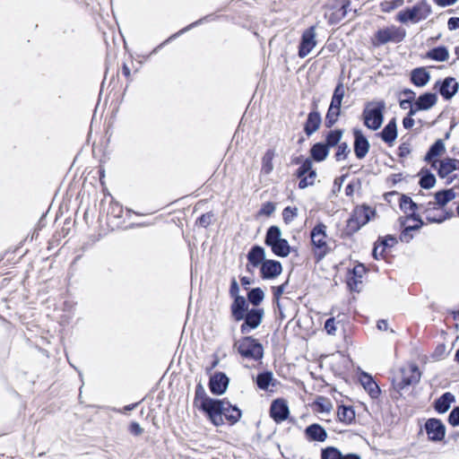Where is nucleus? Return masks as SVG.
I'll return each mask as SVG.
<instances>
[{
  "mask_svg": "<svg viewBox=\"0 0 459 459\" xmlns=\"http://www.w3.org/2000/svg\"><path fill=\"white\" fill-rule=\"evenodd\" d=\"M193 406L216 428L225 424L232 427L241 420L243 415L242 410L237 404L231 403L227 397L209 396L201 380L195 385Z\"/></svg>",
  "mask_w": 459,
  "mask_h": 459,
  "instance_id": "nucleus-1",
  "label": "nucleus"
},
{
  "mask_svg": "<svg viewBox=\"0 0 459 459\" xmlns=\"http://www.w3.org/2000/svg\"><path fill=\"white\" fill-rule=\"evenodd\" d=\"M229 295L232 299L230 316L235 322L242 321L240 332L248 333L256 329L263 322L264 309L263 307H249L246 297L239 294V284L236 277H231Z\"/></svg>",
  "mask_w": 459,
  "mask_h": 459,
  "instance_id": "nucleus-2",
  "label": "nucleus"
},
{
  "mask_svg": "<svg viewBox=\"0 0 459 459\" xmlns=\"http://www.w3.org/2000/svg\"><path fill=\"white\" fill-rule=\"evenodd\" d=\"M385 108V103L383 100L367 102L362 113L364 125L374 131L379 129L384 121Z\"/></svg>",
  "mask_w": 459,
  "mask_h": 459,
  "instance_id": "nucleus-3",
  "label": "nucleus"
},
{
  "mask_svg": "<svg viewBox=\"0 0 459 459\" xmlns=\"http://www.w3.org/2000/svg\"><path fill=\"white\" fill-rule=\"evenodd\" d=\"M432 13L431 5L427 0H420L415 5L400 11L396 15V20L402 23L411 22L417 23L420 21L427 19Z\"/></svg>",
  "mask_w": 459,
  "mask_h": 459,
  "instance_id": "nucleus-4",
  "label": "nucleus"
},
{
  "mask_svg": "<svg viewBox=\"0 0 459 459\" xmlns=\"http://www.w3.org/2000/svg\"><path fill=\"white\" fill-rule=\"evenodd\" d=\"M264 243L278 257H287V238H282V231L277 225L267 228Z\"/></svg>",
  "mask_w": 459,
  "mask_h": 459,
  "instance_id": "nucleus-5",
  "label": "nucleus"
},
{
  "mask_svg": "<svg viewBox=\"0 0 459 459\" xmlns=\"http://www.w3.org/2000/svg\"><path fill=\"white\" fill-rule=\"evenodd\" d=\"M238 353L243 358L260 361L264 357V346L261 342L252 335L243 336L238 341Z\"/></svg>",
  "mask_w": 459,
  "mask_h": 459,
  "instance_id": "nucleus-6",
  "label": "nucleus"
},
{
  "mask_svg": "<svg viewBox=\"0 0 459 459\" xmlns=\"http://www.w3.org/2000/svg\"><path fill=\"white\" fill-rule=\"evenodd\" d=\"M406 37V31L402 27L394 25L379 29L374 34L373 44L375 46L385 45L388 42L400 43Z\"/></svg>",
  "mask_w": 459,
  "mask_h": 459,
  "instance_id": "nucleus-7",
  "label": "nucleus"
},
{
  "mask_svg": "<svg viewBox=\"0 0 459 459\" xmlns=\"http://www.w3.org/2000/svg\"><path fill=\"white\" fill-rule=\"evenodd\" d=\"M400 380L396 383V387L399 390H403L408 386L417 385L421 377L419 367L414 363L403 367L400 369Z\"/></svg>",
  "mask_w": 459,
  "mask_h": 459,
  "instance_id": "nucleus-8",
  "label": "nucleus"
},
{
  "mask_svg": "<svg viewBox=\"0 0 459 459\" xmlns=\"http://www.w3.org/2000/svg\"><path fill=\"white\" fill-rule=\"evenodd\" d=\"M230 383V378L225 372L214 371L212 374H210L207 385L210 393L212 395L219 397L227 392Z\"/></svg>",
  "mask_w": 459,
  "mask_h": 459,
  "instance_id": "nucleus-9",
  "label": "nucleus"
},
{
  "mask_svg": "<svg viewBox=\"0 0 459 459\" xmlns=\"http://www.w3.org/2000/svg\"><path fill=\"white\" fill-rule=\"evenodd\" d=\"M269 415L276 424L287 420V399L284 397L273 399L270 405Z\"/></svg>",
  "mask_w": 459,
  "mask_h": 459,
  "instance_id": "nucleus-10",
  "label": "nucleus"
},
{
  "mask_svg": "<svg viewBox=\"0 0 459 459\" xmlns=\"http://www.w3.org/2000/svg\"><path fill=\"white\" fill-rule=\"evenodd\" d=\"M282 271L281 263L275 259H267L259 268L262 280H274L281 274Z\"/></svg>",
  "mask_w": 459,
  "mask_h": 459,
  "instance_id": "nucleus-11",
  "label": "nucleus"
},
{
  "mask_svg": "<svg viewBox=\"0 0 459 459\" xmlns=\"http://www.w3.org/2000/svg\"><path fill=\"white\" fill-rule=\"evenodd\" d=\"M425 430L428 437L431 441H441L444 439L446 435V426L438 419H429L425 422Z\"/></svg>",
  "mask_w": 459,
  "mask_h": 459,
  "instance_id": "nucleus-12",
  "label": "nucleus"
},
{
  "mask_svg": "<svg viewBox=\"0 0 459 459\" xmlns=\"http://www.w3.org/2000/svg\"><path fill=\"white\" fill-rule=\"evenodd\" d=\"M316 29L314 26H311L302 34L301 41L299 47V56L301 58L307 56L316 47Z\"/></svg>",
  "mask_w": 459,
  "mask_h": 459,
  "instance_id": "nucleus-13",
  "label": "nucleus"
},
{
  "mask_svg": "<svg viewBox=\"0 0 459 459\" xmlns=\"http://www.w3.org/2000/svg\"><path fill=\"white\" fill-rule=\"evenodd\" d=\"M353 136L354 153L359 160H362L368 154L370 149V143L368 140L366 138V136L362 134L361 130L359 129L353 130Z\"/></svg>",
  "mask_w": 459,
  "mask_h": 459,
  "instance_id": "nucleus-14",
  "label": "nucleus"
},
{
  "mask_svg": "<svg viewBox=\"0 0 459 459\" xmlns=\"http://www.w3.org/2000/svg\"><path fill=\"white\" fill-rule=\"evenodd\" d=\"M247 260L251 265L260 268L267 260L265 248L258 244L253 245L247 254Z\"/></svg>",
  "mask_w": 459,
  "mask_h": 459,
  "instance_id": "nucleus-15",
  "label": "nucleus"
},
{
  "mask_svg": "<svg viewBox=\"0 0 459 459\" xmlns=\"http://www.w3.org/2000/svg\"><path fill=\"white\" fill-rule=\"evenodd\" d=\"M326 226L319 223L311 231V241L313 245L320 249H324L323 255L326 253Z\"/></svg>",
  "mask_w": 459,
  "mask_h": 459,
  "instance_id": "nucleus-16",
  "label": "nucleus"
},
{
  "mask_svg": "<svg viewBox=\"0 0 459 459\" xmlns=\"http://www.w3.org/2000/svg\"><path fill=\"white\" fill-rule=\"evenodd\" d=\"M366 267L361 264H359L353 267L347 281L351 290L357 292L360 290L359 285L362 283V278L366 273Z\"/></svg>",
  "mask_w": 459,
  "mask_h": 459,
  "instance_id": "nucleus-17",
  "label": "nucleus"
},
{
  "mask_svg": "<svg viewBox=\"0 0 459 459\" xmlns=\"http://www.w3.org/2000/svg\"><path fill=\"white\" fill-rule=\"evenodd\" d=\"M459 89V83L454 77H446L440 82L438 91L445 100L452 99Z\"/></svg>",
  "mask_w": 459,
  "mask_h": 459,
  "instance_id": "nucleus-18",
  "label": "nucleus"
},
{
  "mask_svg": "<svg viewBox=\"0 0 459 459\" xmlns=\"http://www.w3.org/2000/svg\"><path fill=\"white\" fill-rule=\"evenodd\" d=\"M254 380L257 388L263 391H268L269 387L275 386L277 382L273 372L267 369L258 372Z\"/></svg>",
  "mask_w": 459,
  "mask_h": 459,
  "instance_id": "nucleus-19",
  "label": "nucleus"
},
{
  "mask_svg": "<svg viewBox=\"0 0 459 459\" xmlns=\"http://www.w3.org/2000/svg\"><path fill=\"white\" fill-rule=\"evenodd\" d=\"M305 434L312 441L324 442L327 438L325 429L317 423L307 426L305 429Z\"/></svg>",
  "mask_w": 459,
  "mask_h": 459,
  "instance_id": "nucleus-20",
  "label": "nucleus"
},
{
  "mask_svg": "<svg viewBox=\"0 0 459 459\" xmlns=\"http://www.w3.org/2000/svg\"><path fill=\"white\" fill-rule=\"evenodd\" d=\"M455 169H459V160L446 158L439 161L437 174L441 178H445Z\"/></svg>",
  "mask_w": 459,
  "mask_h": 459,
  "instance_id": "nucleus-21",
  "label": "nucleus"
},
{
  "mask_svg": "<svg viewBox=\"0 0 459 459\" xmlns=\"http://www.w3.org/2000/svg\"><path fill=\"white\" fill-rule=\"evenodd\" d=\"M455 402V395L450 392H446L434 402V409L438 413H445L450 409L451 404Z\"/></svg>",
  "mask_w": 459,
  "mask_h": 459,
  "instance_id": "nucleus-22",
  "label": "nucleus"
},
{
  "mask_svg": "<svg viewBox=\"0 0 459 459\" xmlns=\"http://www.w3.org/2000/svg\"><path fill=\"white\" fill-rule=\"evenodd\" d=\"M437 96L436 93L425 92L419 96L415 101V107L417 109L428 110L437 104Z\"/></svg>",
  "mask_w": 459,
  "mask_h": 459,
  "instance_id": "nucleus-23",
  "label": "nucleus"
},
{
  "mask_svg": "<svg viewBox=\"0 0 459 459\" xmlns=\"http://www.w3.org/2000/svg\"><path fill=\"white\" fill-rule=\"evenodd\" d=\"M430 80V74L424 67H418L411 72V82L417 87L425 86Z\"/></svg>",
  "mask_w": 459,
  "mask_h": 459,
  "instance_id": "nucleus-24",
  "label": "nucleus"
},
{
  "mask_svg": "<svg viewBox=\"0 0 459 459\" xmlns=\"http://www.w3.org/2000/svg\"><path fill=\"white\" fill-rule=\"evenodd\" d=\"M381 139L389 145H392L397 137V126L395 119L393 118L380 133Z\"/></svg>",
  "mask_w": 459,
  "mask_h": 459,
  "instance_id": "nucleus-25",
  "label": "nucleus"
},
{
  "mask_svg": "<svg viewBox=\"0 0 459 459\" xmlns=\"http://www.w3.org/2000/svg\"><path fill=\"white\" fill-rule=\"evenodd\" d=\"M321 121H322V119H321L320 113L316 110L311 111L308 114L306 124H305L304 130H305L306 134L307 135H311L316 131H317V129L320 126Z\"/></svg>",
  "mask_w": 459,
  "mask_h": 459,
  "instance_id": "nucleus-26",
  "label": "nucleus"
},
{
  "mask_svg": "<svg viewBox=\"0 0 459 459\" xmlns=\"http://www.w3.org/2000/svg\"><path fill=\"white\" fill-rule=\"evenodd\" d=\"M445 143L443 140H437L429 149L428 152L425 155V160L428 162H432V167L436 166L437 160H433L434 158L440 156L445 152Z\"/></svg>",
  "mask_w": 459,
  "mask_h": 459,
  "instance_id": "nucleus-27",
  "label": "nucleus"
},
{
  "mask_svg": "<svg viewBox=\"0 0 459 459\" xmlns=\"http://www.w3.org/2000/svg\"><path fill=\"white\" fill-rule=\"evenodd\" d=\"M265 297L264 291L261 287L248 289L246 299L248 304H252V307H260L259 305L264 301Z\"/></svg>",
  "mask_w": 459,
  "mask_h": 459,
  "instance_id": "nucleus-28",
  "label": "nucleus"
},
{
  "mask_svg": "<svg viewBox=\"0 0 459 459\" xmlns=\"http://www.w3.org/2000/svg\"><path fill=\"white\" fill-rule=\"evenodd\" d=\"M329 154V149L324 143H316L310 149L311 158L317 162L325 160Z\"/></svg>",
  "mask_w": 459,
  "mask_h": 459,
  "instance_id": "nucleus-29",
  "label": "nucleus"
},
{
  "mask_svg": "<svg viewBox=\"0 0 459 459\" xmlns=\"http://www.w3.org/2000/svg\"><path fill=\"white\" fill-rule=\"evenodd\" d=\"M399 221L401 226L407 228L411 232L420 230L423 225L422 220L414 212L410 216H407L405 219L400 218Z\"/></svg>",
  "mask_w": 459,
  "mask_h": 459,
  "instance_id": "nucleus-30",
  "label": "nucleus"
},
{
  "mask_svg": "<svg viewBox=\"0 0 459 459\" xmlns=\"http://www.w3.org/2000/svg\"><path fill=\"white\" fill-rule=\"evenodd\" d=\"M374 212L371 211L368 207L367 206H359V207H356L352 213H351V216L353 218H355L361 226H364L365 224H367L369 220H370V214H373Z\"/></svg>",
  "mask_w": 459,
  "mask_h": 459,
  "instance_id": "nucleus-31",
  "label": "nucleus"
},
{
  "mask_svg": "<svg viewBox=\"0 0 459 459\" xmlns=\"http://www.w3.org/2000/svg\"><path fill=\"white\" fill-rule=\"evenodd\" d=\"M426 56L435 61L444 62L449 57L448 49L444 47H437L427 52Z\"/></svg>",
  "mask_w": 459,
  "mask_h": 459,
  "instance_id": "nucleus-32",
  "label": "nucleus"
},
{
  "mask_svg": "<svg viewBox=\"0 0 459 459\" xmlns=\"http://www.w3.org/2000/svg\"><path fill=\"white\" fill-rule=\"evenodd\" d=\"M274 155H275V152L273 149H267L265 153L264 154L263 158H262V168H261V171L265 174V175H268L270 174L273 169V160L274 158Z\"/></svg>",
  "mask_w": 459,
  "mask_h": 459,
  "instance_id": "nucleus-33",
  "label": "nucleus"
},
{
  "mask_svg": "<svg viewBox=\"0 0 459 459\" xmlns=\"http://www.w3.org/2000/svg\"><path fill=\"white\" fill-rule=\"evenodd\" d=\"M123 205L119 204L117 201H115L114 198H112L108 211V216L109 221L108 223H113L112 219H121L123 217Z\"/></svg>",
  "mask_w": 459,
  "mask_h": 459,
  "instance_id": "nucleus-34",
  "label": "nucleus"
},
{
  "mask_svg": "<svg viewBox=\"0 0 459 459\" xmlns=\"http://www.w3.org/2000/svg\"><path fill=\"white\" fill-rule=\"evenodd\" d=\"M342 135L343 130L342 129L331 130L327 133L325 143H324L327 145V148L330 150V148L337 146L341 143Z\"/></svg>",
  "mask_w": 459,
  "mask_h": 459,
  "instance_id": "nucleus-35",
  "label": "nucleus"
},
{
  "mask_svg": "<svg viewBox=\"0 0 459 459\" xmlns=\"http://www.w3.org/2000/svg\"><path fill=\"white\" fill-rule=\"evenodd\" d=\"M337 416L342 422L350 424L355 419V412L351 407L342 405L338 408Z\"/></svg>",
  "mask_w": 459,
  "mask_h": 459,
  "instance_id": "nucleus-36",
  "label": "nucleus"
},
{
  "mask_svg": "<svg viewBox=\"0 0 459 459\" xmlns=\"http://www.w3.org/2000/svg\"><path fill=\"white\" fill-rule=\"evenodd\" d=\"M455 197V194L452 188L441 190L435 194V199L437 201V204L440 206H445L447 203H449Z\"/></svg>",
  "mask_w": 459,
  "mask_h": 459,
  "instance_id": "nucleus-37",
  "label": "nucleus"
},
{
  "mask_svg": "<svg viewBox=\"0 0 459 459\" xmlns=\"http://www.w3.org/2000/svg\"><path fill=\"white\" fill-rule=\"evenodd\" d=\"M363 377L366 379V380H363V382H362L365 389L368 390L369 395L372 398H377L380 394V389H379L378 385H377V383L372 379V377L369 375L364 374Z\"/></svg>",
  "mask_w": 459,
  "mask_h": 459,
  "instance_id": "nucleus-38",
  "label": "nucleus"
},
{
  "mask_svg": "<svg viewBox=\"0 0 459 459\" xmlns=\"http://www.w3.org/2000/svg\"><path fill=\"white\" fill-rule=\"evenodd\" d=\"M315 410L317 412H330V411L333 409V404L331 401L324 396H318L315 403H314Z\"/></svg>",
  "mask_w": 459,
  "mask_h": 459,
  "instance_id": "nucleus-39",
  "label": "nucleus"
},
{
  "mask_svg": "<svg viewBox=\"0 0 459 459\" xmlns=\"http://www.w3.org/2000/svg\"><path fill=\"white\" fill-rule=\"evenodd\" d=\"M341 114V108H334L330 105L327 114L325 116V125L327 128H331L337 122L338 117Z\"/></svg>",
  "mask_w": 459,
  "mask_h": 459,
  "instance_id": "nucleus-40",
  "label": "nucleus"
},
{
  "mask_svg": "<svg viewBox=\"0 0 459 459\" xmlns=\"http://www.w3.org/2000/svg\"><path fill=\"white\" fill-rule=\"evenodd\" d=\"M344 94V86L342 82H339L334 89L330 105H332L334 108H341Z\"/></svg>",
  "mask_w": 459,
  "mask_h": 459,
  "instance_id": "nucleus-41",
  "label": "nucleus"
},
{
  "mask_svg": "<svg viewBox=\"0 0 459 459\" xmlns=\"http://www.w3.org/2000/svg\"><path fill=\"white\" fill-rule=\"evenodd\" d=\"M214 217L215 214L212 211L202 213L197 217L195 224L198 227L207 229L212 224V219H214Z\"/></svg>",
  "mask_w": 459,
  "mask_h": 459,
  "instance_id": "nucleus-42",
  "label": "nucleus"
},
{
  "mask_svg": "<svg viewBox=\"0 0 459 459\" xmlns=\"http://www.w3.org/2000/svg\"><path fill=\"white\" fill-rule=\"evenodd\" d=\"M420 186L424 189H430L436 184V178L434 174L426 170L424 174L420 178Z\"/></svg>",
  "mask_w": 459,
  "mask_h": 459,
  "instance_id": "nucleus-43",
  "label": "nucleus"
},
{
  "mask_svg": "<svg viewBox=\"0 0 459 459\" xmlns=\"http://www.w3.org/2000/svg\"><path fill=\"white\" fill-rule=\"evenodd\" d=\"M316 178V171L312 167L310 169V170L306 174V176L299 180V187L300 189H304L309 186H313L315 183Z\"/></svg>",
  "mask_w": 459,
  "mask_h": 459,
  "instance_id": "nucleus-44",
  "label": "nucleus"
},
{
  "mask_svg": "<svg viewBox=\"0 0 459 459\" xmlns=\"http://www.w3.org/2000/svg\"><path fill=\"white\" fill-rule=\"evenodd\" d=\"M404 0H385L380 3V10L383 13H391L396 8L402 6Z\"/></svg>",
  "mask_w": 459,
  "mask_h": 459,
  "instance_id": "nucleus-45",
  "label": "nucleus"
},
{
  "mask_svg": "<svg viewBox=\"0 0 459 459\" xmlns=\"http://www.w3.org/2000/svg\"><path fill=\"white\" fill-rule=\"evenodd\" d=\"M321 459H342V454L336 447L328 446L322 449Z\"/></svg>",
  "mask_w": 459,
  "mask_h": 459,
  "instance_id": "nucleus-46",
  "label": "nucleus"
},
{
  "mask_svg": "<svg viewBox=\"0 0 459 459\" xmlns=\"http://www.w3.org/2000/svg\"><path fill=\"white\" fill-rule=\"evenodd\" d=\"M400 208L407 212L409 211L414 212L418 205L416 203L412 201V199L405 195H403L400 199Z\"/></svg>",
  "mask_w": 459,
  "mask_h": 459,
  "instance_id": "nucleus-47",
  "label": "nucleus"
},
{
  "mask_svg": "<svg viewBox=\"0 0 459 459\" xmlns=\"http://www.w3.org/2000/svg\"><path fill=\"white\" fill-rule=\"evenodd\" d=\"M351 153V149L347 143H340L337 145V151L334 154V158L337 161L342 160L348 157Z\"/></svg>",
  "mask_w": 459,
  "mask_h": 459,
  "instance_id": "nucleus-48",
  "label": "nucleus"
},
{
  "mask_svg": "<svg viewBox=\"0 0 459 459\" xmlns=\"http://www.w3.org/2000/svg\"><path fill=\"white\" fill-rule=\"evenodd\" d=\"M202 22V20H197L190 24H188L187 26L182 28L181 30H179L178 31H177L176 33H173L171 34L164 42L163 44H167L174 39H176L177 38H178L179 36H181L182 34L186 33V31L195 28L196 26L200 25V22Z\"/></svg>",
  "mask_w": 459,
  "mask_h": 459,
  "instance_id": "nucleus-49",
  "label": "nucleus"
},
{
  "mask_svg": "<svg viewBox=\"0 0 459 459\" xmlns=\"http://www.w3.org/2000/svg\"><path fill=\"white\" fill-rule=\"evenodd\" d=\"M312 167V160L309 158H307L295 171L294 176H296L300 180L302 178L306 176V174L310 170Z\"/></svg>",
  "mask_w": 459,
  "mask_h": 459,
  "instance_id": "nucleus-50",
  "label": "nucleus"
},
{
  "mask_svg": "<svg viewBox=\"0 0 459 459\" xmlns=\"http://www.w3.org/2000/svg\"><path fill=\"white\" fill-rule=\"evenodd\" d=\"M286 288H287V280L278 286L272 287L273 304L279 305V302L281 301L280 300L281 297L284 293Z\"/></svg>",
  "mask_w": 459,
  "mask_h": 459,
  "instance_id": "nucleus-51",
  "label": "nucleus"
},
{
  "mask_svg": "<svg viewBox=\"0 0 459 459\" xmlns=\"http://www.w3.org/2000/svg\"><path fill=\"white\" fill-rule=\"evenodd\" d=\"M361 227L362 226L359 224V222L351 215V217L347 221L345 234L348 236H351L357 231H359Z\"/></svg>",
  "mask_w": 459,
  "mask_h": 459,
  "instance_id": "nucleus-52",
  "label": "nucleus"
},
{
  "mask_svg": "<svg viewBox=\"0 0 459 459\" xmlns=\"http://www.w3.org/2000/svg\"><path fill=\"white\" fill-rule=\"evenodd\" d=\"M275 211V204L271 201H267L265 203H263L259 211L258 215H264V216H271Z\"/></svg>",
  "mask_w": 459,
  "mask_h": 459,
  "instance_id": "nucleus-53",
  "label": "nucleus"
},
{
  "mask_svg": "<svg viewBox=\"0 0 459 459\" xmlns=\"http://www.w3.org/2000/svg\"><path fill=\"white\" fill-rule=\"evenodd\" d=\"M128 432L134 437H139L143 433V429L137 421H130L127 426Z\"/></svg>",
  "mask_w": 459,
  "mask_h": 459,
  "instance_id": "nucleus-54",
  "label": "nucleus"
},
{
  "mask_svg": "<svg viewBox=\"0 0 459 459\" xmlns=\"http://www.w3.org/2000/svg\"><path fill=\"white\" fill-rule=\"evenodd\" d=\"M397 243V239L391 236V235H388L386 236L383 240L380 241V243L378 244L380 247H381V252H380V255L383 254V252L385 251V247H393L394 246L395 244Z\"/></svg>",
  "mask_w": 459,
  "mask_h": 459,
  "instance_id": "nucleus-55",
  "label": "nucleus"
},
{
  "mask_svg": "<svg viewBox=\"0 0 459 459\" xmlns=\"http://www.w3.org/2000/svg\"><path fill=\"white\" fill-rule=\"evenodd\" d=\"M448 423L453 427L459 426V406L455 407L448 415Z\"/></svg>",
  "mask_w": 459,
  "mask_h": 459,
  "instance_id": "nucleus-56",
  "label": "nucleus"
},
{
  "mask_svg": "<svg viewBox=\"0 0 459 459\" xmlns=\"http://www.w3.org/2000/svg\"><path fill=\"white\" fill-rule=\"evenodd\" d=\"M346 16L345 10L339 8L335 12L332 13L329 17V22L332 23H337Z\"/></svg>",
  "mask_w": 459,
  "mask_h": 459,
  "instance_id": "nucleus-57",
  "label": "nucleus"
},
{
  "mask_svg": "<svg viewBox=\"0 0 459 459\" xmlns=\"http://www.w3.org/2000/svg\"><path fill=\"white\" fill-rule=\"evenodd\" d=\"M273 310H274L276 320H280V322L281 323L282 320L285 318L283 306L281 305V303L280 301L279 305L278 304H273Z\"/></svg>",
  "mask_w": 459,
  "mask_h": 459,
  "instance_id": "nucleus-58",
  "label": "nucleus"
},
{
  "mask_svg": "<svg viewBox=\"0 0 459 459\" xmlns=\"http://www.w3.org/2000/svg\"><path fill=\"white\" fill-rule=\"evenodd\" d=\"M413 236L411 232L405 227H403V230L400 235V239L402 242L409 243L412 239Z\"/></svg>",
  "mask_w": 459,
  "mask_h": 459,
  "instance_id": "nucleus-59",
  "label": "nucleus"
},
{
  "mask_svg": "<svg viewBox=\"0 0 459 459\" xmlns=\"http://www.w3.org/2000/svg\"><path fill=\"white\" fill-rule=\"evenodd\" d=\"M325 329L329 334H332L335 331V325H334V318L331 317L328 318L325 323Z\"/></svg>",
  "mask_w": 459,
  "mask_h": 459,
  "instance_id": "nucleus-60",
  "label": "nucleus"
},
{
  "mask_svg": "<svg viewBox=\"0 0 459 459\" xmlns=\"http://www.w3.org/2000/svg\"><path fill=\"white\" fill-rule=\"evenodd\" d=\"M447 27L450 30L459 28V17H451L447 22Z\"/></svg>",
  "mask_w": 459,
  "mask_h": 459,
  "instance_id": "nucleus-61",
  "label": "nucleus"
},
{
  "mask_svg": "<svg viewBox=\"0 0 459 459\" xmlns=\"http://www.w3.org/2000/svg\"><path fill=\"white\" fill-rule=\"evenodd\" d=\"M239 281H240L241 286L247 290L249 289L248 286L253 284L255 281L253 279H251L247 276H239Z\"/></svg>",
  "mask_w": 459,
  "mask_h": 459,
  "instance_id": "nucleus-62",
  "label": "nucleus"
},
{
  "mask_svg": "<svg viewBox=\"0 0 459 459\" xmlns=\"http://www.w3.org/2000/svg\"><path fill=\"white\" fill-rule=\"evenodd\" d=\"M411 153V149L409 144L407 143H402L399 146V156L400 157H405Z\"/></svg>",
  "mask_w": 459,
  "mask_h": 459,
  "instance_id": "nucleus-63",
  "label": "nucleus"
},
{
  "mask_svg": "<svg viewBox=\"0 0 459 459\" xmlns=\"http://www.w3.org/2000/svg\"><path fill=\"white\" fill-rule=\"evenodd\" d=\"M283 0H273L272 10L273 12H280L285 7V4L282 3Z\"/></svg>",
  "mask_w": 459,
  "mask_h": 459,
  "instance_id": "nucleus-64",
  "label": "nucleus"
}]
</instances>
